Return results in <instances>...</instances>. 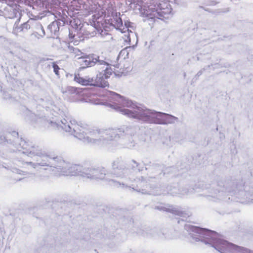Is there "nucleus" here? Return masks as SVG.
<instances>
[{
  "label": "nucleus",
  "mask_w": 253,
  "mask_h": 253,
  "mask_svg": "<svg viewBox=\"0 0 253 253\" xmlns=\"http://www.w3.org/2000/svg\"><path fill=\"white\" fill-rule=\"evenodd\" d=\"M15 148L21 151L24 155L33 159V161H26L23 158L17 160L18 165L26 169L24 171L13 168L14 173L25 177H37L41 180L46 176L41 173L42 170H49L56 176H81L82 165L70 163L61 156L51 157L39 146L17 138Z\"/></svg>",
  "instance_id": "nucleus-1"
},
{
  "label": "nucleus",
  "mask_w": 253,
  "mask_h": 253,
  "mask_svg": "<svg viewBox=\"0 0 253 253\" xmlns=\"http://www.w3.org/2000/svg\"><path fill=\"white\" fill-rule=\"evenodd\" d=\"M105 96L108 98V101L112 103H106L107 105L118 110L129 118L148 123L164 125L173 124L178 121L177 117L147 109L146 107L134 103L114 92L107 91Z\"/></svg>",
  "instance_id": "nucleus-2"
},
{
  "label": "nucleus",
  "mask_w": 253,
  "mask_h": 253,
  "mask_svg": "<svg viewBox=\"0 0 253 253\" xmlns=\"http://www.w3.org/2000/svg\"><path fill=\"white\" fill-rule=\"evenodd\" d=\"M128 175V170L126 168V163L120 158L115 160L112 163V171L110 175H107L106 180L109 184L114 186L120 187L121 185L124 187H130L133 186L130 183L136 179L132 178ZM157 175L150 174V175L143 177L141 179L137 178L136 190L144 194H157L153 190L151 186H148V181H151L152 179L155 178Z\"/></svg>",
  "instance_id": "nucleus-3"
},
{
  "label": "nucleus",
  "mask_w": 253,
  "mask_h": 253,
  "mask_svg": "<svg viewBox=\"0 0 253 253\" xmlns=\"http://www.w3.org/2000/svg\"><path fill=\"white\" fill-rule=\"evenodd\" d=\"M184 229L195 241L209 244L220 253H251L247 248L221 239L220 236L214 231L189 224L185 225Z\"/></svg>",
  "instance_id": "nucleus-4"
},
{
  "label": "nucleus",
  "mask_w": 253,
  "mask_h": 253,
  "mask_svg": "<svg viewBox=\"0 0 253 253\" xmlns=\"http://www.w3.org/2000/svg\"><path fill=\"white\" fill-rule=\"evenodd\" d=\"M96 12L92 16V23L94 28L96 29L100 34L103 36L108 34L106 32V28H108V25L112 26L116 29H120L122 33H124V37L123 38L125 42L128 43L130 42V36H135V34L133 33L131 29L133 27L130 26L129 22H125V27H123L122 19L120 18V13L118 14L112 7L107 6L104 4L101 7L96 10Z\"/></svg>",
  "instance_id": "nucleus-5"
},
{
  "label": "nucleus",
  "mask_w": 253,
  "mask_h": 253,
  "mask_svg": "<svg viewBox=\"0 0 253 253\" xmlns=\"http://www.w3.org/2000/svg\"><path fill=\"white\" fill-rule=\"evenodd\" d=\"M59 123H54L55 126L59 125L62 130L74 135L75 137L87 143L103 145L102 129L89 127L86 125H80L74 119H64Z\"/></svg>",
  "instance_id": "nucleus-6"
},
{
  "label": "nucleus",
  "mask_w": 253,
  "mask_h": 253,
  "mask_svg": "<svg viewBox=\"0 0 253 253\" xmlns=\"http://www.w3.org/2000/svg\"><path fill=\"white\" fill-rule=\"evenodd\" d=\"M209 195L211 200L226 201L228 196L244 199L246 193L244 191V184L241 181L220 180L213 184Z\"/></svg>",
  "instance_id": "nucleus-7"
},
{
  "label": "nucleus",
  "mask_w": 253,
  "mask_h": 253,
  "mask_svg": "<svg viewBox=\"0 0 253 253\" xmlns=\"http://www.w3.org/2000/svg\"><path fill=\"white\" fill-rule=\"evenodd\" d=\"M42 6L51 13L57 19L48 26L51 36L57 35L60 26L68 23L67 14L69 11L63 10L61 3L57 0H42Z\"/></svg>",
  "instance_id": "nucleus-8"
},
{
  "label": "nucleus",
  "mask_w": 253,
  "mask_h": 253,
  "mask_svg": "<svg viewBox=\"0 0 253 253\" xmlns=\"http://www.w3.org/2000/svg\"><path fill=\"white\" fill-rule=\"evenodd\" d=\"M136 133V129L131 126H123L119 128L102 129V143L105 144L109 141H112L123 137L124 135H132Z\"/></svg>",
  "instance_id": "nucleus-9"
},
{
  "label": "nucleus",
  "mask_w": 253,
  "mask_h": 253,
  "mask_svg": "<svg viewBox=\"0 0 253 253\" xmlns=\"http://www.w3.org/2000/svg\"><path fill=\"white\" fill-rule=\"evenodd\" d=\"M48 108L51 109L52 110H53L54 112L56 113L57 114L61 115L62 116V117H63V116H64V117H65V118H63L59 120H57L55 122H53V121H48V120L46 121L44 119L41 118H38L36 121L38 123H40L42 124L44 126H47V127L51 126V127H53L54 128H57L59 129L60 128L62 129V128L61 127V126L59 125H58V126H55V125H54L53 124L55 123L58 124V123H59V122H60L61 120L64 119H67V117L71 119H73L71 117L67 115L62 110H61V109L60 108V107L59 106H57V105H56L54 104H51L50 106L48 107Z\"/></svg>",
  "instance_id": "nucleus-10"
},
{
  "label": "nucleus",
  "mask_w": 253,
  "mask_h": 253,
  "mask_svg": "<svg viewBox=\"0 0 253 253\" xmlns=\"http://www.w3.org/2000/svg\"><path fill=\"white\" fill-rule=\"evenodd\" d=\"M155 209L160 211L169 212L174 215L182 216L184 217H185L187 216H189L188 214L186 213L185 211H183L182 208L179 207L169 206L168 207H166L163 206H160L156 207Z\"/></svg>",
  "instance_id": "nucleus-11"
},
{
  "label": "nucleus",
  "mask_w": 253,
  "mask_h": 253,
  "mask_svg": "<svg viewBox=\"0 0 253 253\" xmlns=\"http://www.w3.org/2000/svg\"><path fill=\"white\" fill-rule=\"evenodd\" d=\"M93 55L94 54H84L83 56L78 57L79 63L82 68L84 69L94 66Z\"/></svg>",
  "instance_id": "nucleus-12"
},
{
  "label": "nucleus",
  "mask_w": 253,
  "mask_h": 253,
  "mask_svg": "<svg viewBox=\"0 0 253 253\" xmlns=\"http://www.w3.org/2000/svg\"><path fill=\"white\" fill-rule=\"evenodd\" d=\"M32 30L33 31V35L38 39L43 37L45 35V32L42 26L37 21L33 19Z\"/></svg>",
  "instance_id": "nucleus-13"
},
{
  "label": "nucleus",
  "mask_w": 253,
  "mask_h": 253,
  "mask_svg": "<svg viewBox=\"0 0 253 253\" xmlns=\"http://www.w3.org/2000/svg\"><path fill=\"white\" fill-rule=\"evenodd\" d=\"M106 175V170L102 167H93L91 179H103Z\"/></svg>",
  "instance_id": "nucleus-14"
},
{
  "label": "nucleus",
  "mask_w": 253,
  "mask_h": 253,
  "mask_svg": "<svg viewBox=\"0 0 253 253\" xmlns=\"http://www.w3.org/2000/svg\"><path fill=\"white\" fill-rule=\"evenodd\" d=\"M93 167L90 163H84L82 165L81 176L91 179Z\"/></svg>",
  "instance_id": "nucleus-15"
},
{
  "label": "nucleus",
  "mask_w": 253,
  "mask_h": 253,
  "mask_svg": "<svg viewBox=\"0 0 253 253\" xmlns=\"http://www.w3.org/2000/svg\"><path fill=\"white\" fill-rule=\"evenodd\" d=\"M105 79L104 76L101 73H99L97 75L96 79L95 80L93 79L91 85L105 87L109 84L108 82H107Z\"/></svg>",
  "instance_id": "nucleus-16"
},
{
  "label": "nucleus",
  "mask_w": 253,
  "mask_h": 253,
  "mask_svg": "<svg viewBox=\"0 0 253 253\" xmlns=\"http://www.w3.org/2000/svg\"><path fill=\"white\" fill-rule=\"evenodd\" d=\"M135 134V133L132 135H124V136H125V137L123 140L122 143L121 144L122 146L124 148L127 149H132L134 148L136 145V143L132 136Z\"/></svg>",
  "instance_id": "nucleus-17"
},
{
  "label": "nucleus",
  "mask_w": 253,
  "mask_h": 253,
  "mask_svg": "<svg viewBox=\"0 0 253 253\" xmlns=\"http://www.w3.org/2000/svg\"><path fill=\"white\" fill-rule=\"evenodd\" d=\"M65 50L66 52L70 53L72 56H74L75 57H79L83 56L84 54L78 48H75L68 43H66Z\"/></svg>",
  "instance_id": "nucleus-18"
},
{
  "label": "nucleus",
  "mask_w": 253,
  "mask_h": 253,
  "mask_svg": "<svg viewBox=\"0 0 253 253\" xmlns=\"http://www.w3.org/2000/svg\"><path fill=\"white\" fill-rule=\"evenodd\" d=\"M74 81L83 85H91V84H92L93 82V78H90L89 77L83 78L81 77L79 74H78L75 75Z\"/></svg>",
  "instance_id": "nucleus-19"
},
{
  "label": "nucleus",
  "mask_w": 253,
  "mask_h": 253,
  "mask_svg": "<svg viewBox=\"0 0 253 253\" xmlns=\"http://www.w3.org/2000/svg\"><path fill=\"white\" fill-rule=\"evenodd\" d=\"M93 61H94V66L95 65L109 66V64L106 61V58L103 59V57H101L99 56L94 54L93 55Z\"/></svg>",
  "instance_id": "nucleus-20"
},
{
  "label": "nucleus",
  "mask_w": 253,
  "mask_h": 253,
  "mask_svg": "<svg viewBox=\"0 0 253 253\" xmlns=\"http://www.w3.org/2000/svg\"><path fill=\"white\" fill-rule=\"evenodd\" d=\"M61 92L65 94L66 96L74 94L76 93V88L72 86H64L62 87L61 88Z\"/></svg>",
  "instance_id": "nucleus-21"
},
{
  "label": "nucleus",
  "mask_w": 253,
  "mask_h": 253,
  "mask_svg": "<svg viewBox=\"0 0 253 253\" xmlns=\"http://www.w3.org/2000/svg\"><path fill=\"white\" fill-rule=\"evenodd\" d=\"M82 101H84L85 102H89L93 104L98 105V104H105L104 103L101 102L99 100L94 98L92 96L89 95L87 97H83L81 99Z\"/></svg>",
  "instance_id": "nucleus-22"
},
{
  "label": "nucleus",
  "mask_w": 253,
  "mask_h": 253,
  "mask_svg": "<svg viewBox=\"0 0 253 253\" xmlns=\"http://www.w3.org/2000/svg\"><path fill=\"white\" fill-rule=\"evenodd\" d=\"M33 24V19H30L27 21L26 22L24 23L21 24V26L22 28V30H23V32H25L27 31L29 29H31L32 28V26H34Z\"/></svg>",
  "instance_id": "nucleus-23"
},
{
  "label": "nucleus",
  "mask_w": 253,
  "mask_h": 253,
  "mask_svg": "<svg viewBox=\"0 0 253 253\" xmlns=\"http://www.w3.org/2000/svg\"><path fill=\"white\" fill-rule=\"evenodd\" d=\"M0 91L2 92L3 98L6 100L12 99L11 95H13V91L12 89H8L7 90H2L1 87L0 86Z\"/></svg>",
  "instance_id": "nucleus-24"
},
{
  "label": "nucleus",
  "mask_w": 253,
  "mask_h": 253,
  "mask_svg": "<svg viewBox=\"0 0 253 253\" xmlns=\"http://www.w3.org/2000/svg\"><path fill=\"white\" fill-rule=\"evenodd\" d=\"M106 68L104 70V73L102 75L104 76L105 79H108L112 74L113 71L111 68L109 66H105Z\"/></svg>",
  "instance_id": "nucleus-25"
},
{
  "label": "nucleus",
  "mask_w": 253,
  "mask_h": 253,
  "mask_svg": "<svg viewBox=\"0 0 253 253\" xmlns=\"http://www.w3.org/2000/svg\"><path fill=\"white\" fill-rule=\"evenodd\" d=\"M22 29V28L21 26H19L17 22H15L13 28L12 33L15 35H18L19 33L23 32Z\"/></svg>",
  "instance_id": "nucleus-26"
},
{
  "label": "nucleus",
  "mask_w": 253,
  "mask_h": 253,
  "mask_svg": "<svg viewBox=\"0 0 253 253\" xmlns=\"http://www.w3.org/2000/svg\"><path fill=\"white\" fill-rule=\"evenodd\" d=\"M130 165H131L132 169H136L139 170H141L140 164L136 162L135 161L132 160L130 162Z\"/></svg>",
  "instance_id": "nucleus-27"
},
{
  "label": "nucleus",
  "mask_w": 253,
  "mask_h": 253,
  "mask_svg": "<svg viewBox=\"0 0 253 253\" xmlns=\"http://www.w3.org/2000/svg\"><path fill=\"white\" fill-rule=\"evenodd\" d=\"M162 236L166 238H170L171 236L170 235L169 231L167 229H163L161 231Z\"/></svg>",
  "instance_id": "nucleus-28"
},
{
  "label": "nucleus",
  "mask_w": 253,
  "mask_h": 253,
  "mask_svg": "<svg viewBox=\"0 0 253 253\" xmlns=\"http://www.w3.org/2000/svg\"><path fill=\"white\" fill-rule=\"evenodd\" d=\"M52 67L54 70V72L56 75H58L59 74V70L60 69L59 66L55 63H52Z\"/></svg>",
  "instance_id": "nucleus-29"
},
{
  "label": "nucleus",
  "mask_w": 253,
  "mask_h": 253,
  "mask_svg": "<svg viewBox=\"0 0 253 253\" xmlns=\"http://www.w3.org/2000/svg\"><path fill=\"white\" fill-rule=\"evenodd\" d=\"M219 0H209L207 3L210 5H214L219 2Z\"/></svg>",
  "instance_id": "nucleus-30"
},
{
  "label": "nucleus",
  "mask_w": 253,
  "mask_h": 253,
  "mask_svg": "<svg viewBox=\"0 0 253 253\" xmlns=\"http://www.w3.org/2000/svg\"><path fill=\"white\" fill-rule=\"evenodd\" d=\"M131 0V3H136V4L137 5V6H136V8H137L138 9V8H139V5H138V2L137 1H136V2H134V0Z\"/></svg>",
  "instance_id": "nucleus-31"
},
{
  "label": "nucleus",
  "mask_w": 253,
  "mask_h": 253,
  "mask_svg": "<svg viewBox=\"0 0 253 253\" xmlns=\"http://www.w3.org/2000/svg\"><path fill=\"white\" fill-rule=\"evenodd\" d=\"M0 140H3L5 139V137L3 136V138H2V136H1V137H0Z\"/></svg>",
  "instance_id": "nucleus-32"
},
{
  "label": "nucleus",
  "mask_w": 253,
  "mask_h": 253,
  "mask_svg": "<svg viewBox=\"0 0 253 253\" xmlns=\"http://www.w3.org/2000/svg\"><path fill=\"white\" fill-rule=\"evenodd\" d=\"M151 172H152V173H154L155 172V170L154 169H152Z\"/></svg>",
  "instance_id": "nucleus-33"
},
{
  "label": "nucleus",
  "mask_w": 253,
  "mask_h": 253,
  "mask_svg": "<svg viewBox=\"0 0 253 253\" xmlns=\"http://www.w3.org/2000/svg\"><path fill=\"white\" fill-rule=\"evenodd\" d=\"M200 75H201V72H199L197 73V75H198V76H200Z\"/></svg>",
  "instance_id": "nucleus-34"
},
{
  "label": "nucleus",
  "mask_w": 253,
  "mask_h": 253,
  "mask_svg": "<svg viewBox=\"0 0 253 253\" xmlns=\"http://www.w3.org/2000/svg\"><path fill=\"white\" fill-rule=\"evenodd\" d=\"M13 134H16V135H18V133L17 132H13Z\"/></svg>",
  "instance_id": "nucleus-35"
},
{
  "label": "nucleus",
  "mask_w": 253,
  "mask_h": 253,
  "mask_svg": "<svg viewBox=\"0 0 253 253\" xmlns=\"http://www.w3.org/2000/svg\"><path fill=\"white\" fill-rule=\"evenodd\" d=\"M125 50H122V51H121V53H123V52H125Z\"/></svg>",
  "instance_id": "nucleus-36"
},
{
  "label": "nucleus",
  "mask_w": 253,
  "mask_h": 253,
  "mask_svg": "<svg viewBox=\"0 0 253 253\" xmlns=\"http://www.w3.org/2000/svg\"><path fill=\"white\" fill-rule=\"evenodd\" d=\"M0 39H3L2 37H0Z\"/></svg>",
  "instance_id": "nucleus-37"
}]
</instances>
